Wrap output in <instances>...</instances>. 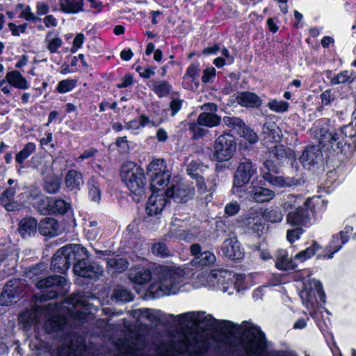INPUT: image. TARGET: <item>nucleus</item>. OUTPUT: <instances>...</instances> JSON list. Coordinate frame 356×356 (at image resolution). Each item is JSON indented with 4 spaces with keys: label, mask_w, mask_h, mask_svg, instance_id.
<instances>
[{
    "label": "nucleus",
    "mask_w": 356,
    "mask_h": 356,
    "mask_svg": "<svg viewBox=\"0 0 356 356\" xmlns=\"http://www.w3.org/2000/svg\"><path fill=\"white\" fill-rule=\"evenodd\" d=\"M152 278V273L149 269L135 266L131 268L129 272V279L131 282L143 285L148 283Z\"/></svg>",
    "instance_id": "obj_25"
},
{
    "label": "nucleus",
    "mask_w": 356,
    "mask_h": 356,
    "mask_svg": "<svg viewBox=\"0 0 356 356\" xmlns=\"http://www.w3.org/2000/svg\"><path fill=\"white\" fill-rule=\"evenodd\" d=\"M22 281L11 280L8 281L0 295V303L2 305H10L16 302L22 292Z\"/></svg>",
    "instance_id": "obj_18"
},
{
    "label": "nucleus",
    "mask_w": 356,
    "mask_h": 356,
    "mask_svg": "<svg viewBox=\"0 0 356 356\" xmlns=\"http://www.w3.org/2000/svg\"><path fill=\"white\" fill-rule=\"evenodd\" d=\"M283 214L277 208H268L264 210L262 218L271 223L280 222L283 219Z\"/></svg>",
    "instance_id": "obj_46"
},
{
    "label": "nucleus",
    "mask_w": 356,
    "mask_h": 356,
    "mask_svg": "<svg viewBox=\"0 0 356 356\" xmlns=\"http://www.w3.org/2000/svg\"><path fill=\"white\" fill-rule=\"evenodd\" d=\"M220 252L222 257L232 260H239L244 256V252L234 236L224 241Z\"/></svg>",
    "instance_id": "obj_22"
},
{
    "label": "nucleus",
    "mask_w": 356,
    "mask_h": 356,
    "mask_svg": "<svg viewBox=\"0 0 356 356\" xmlns=\"http://www.w3.org/2000/svg\"><path fill=\"white\" fill-rule=\"evenodd\" d=\"M223 122L227 127L235 130L238 134L245 125V122L237 117L225 116L223 118Z\"/></svg>",
    "instance_id": "obj_51"
},
{
    "label": "nucleus",
    "mask_w": 356,
    "mask_h": 356,
    "mask_svg": "<svg viewBox=\"0 0 356 356\" xmlns=\"http://www.w3.org/2000/svg\"><path fill=\"white\" fill-rule=\"evenodd\" d=\"M76 84V81L73 79H65L60 81L56 87V90L59 93H66L72 90Z\"/></svg>",
    "instance_id": "obj_61"
},
{
    "label": "nucleus",
    "mask_w": 356,
    "mask_h": 356,
    "mask_svg": "<svg viewBox=\"0 0 356 356\" xmlns=\"http://www.w3.org/2000/svg\"><path fill=\"white\" fill-rule=\"evenodd\" d=\"M147 174L150 176L151 188L164 189L169 183L171 172L166 167L165 161L162 159L153 160L147 168Z\"/></svg>",
    "instance_id": "obj_8"
},
{
    "label": "nucleus",
    "mask_w": 356,
    "mask_h": 356,
    "mask_svg": "<svg viewBox=\"0 0 356 356\" xmlns=\"http://www.w3.org/2000/svg\"><path fill=\"white\" fill-rule=\"evenodd\" d=\"M60 186V179L56 176L47 177L44 181V188L49 193H56Z\"/></svg>",
    "instance_id": "obj_53"
},
{
    "label": "nucleus",
    "mask_w": 356,
    "mask_h": 356,
    "mask_svg": "<svg viewBox=\"0 0 356 356\" xmlns=\"http://www.w3.org/2000/svg\"><path fill=\"white\" fill-rule=\"evenodd\" d=\"M168 185V188L163 192L168 197L172 198L177 202H186L193 197V186L179 177L169 180Z\"/></svg>",
    "instance_id": "obj_9"
},
{
    "label": "nucleus",
    "mask_w": 356,
    "mask_h": 356,
    "mask_svg": "<svg viewBox=\"0 0 356 356\" xmlns=\"http://www.w3.org/2000/svg\"><path fill=\"white\" fill-rule=\"evenodd\" d=\"M257 170L252 163L248 159H243L239 163L234 175L232 192L237 194L243 190Z\"/></svg>",
    "instance_id": "obj_12"
},
{
    "label": "nucleus",
    "mask_w": 356,
    "mask_h": 356,
    "mask_svg": "<svg viewBox=\"0 0 356 356\" xmlns=\"http://www.w3.org/2000/svg\"><path fill=\"white\" fill-rule=\"evenodd\" d=\"M263 211L264 210L261 207H257L250 208L247 213V224L250 225L251 223H253L254 220H256L254 225H257L258 221L261 220L260 217L262 218Z\"/></svg>",
    "instance_id": "obj_56"
},
{
    "label": "nucleus",
    "mask_w": 356,
    "mask_h": 356,
    "mask_svg": "<svg viewBox=\"0 0 356 356\" xmlns=\"http://www.w3.org/2000/svg\"><path fill=\"white\" fill-rule=\"evenodd\" d=\"M221 121V118L212 112H203L197 118V122L199 125L207 127L218 126Z\"/></svg>",
    "instance_id": "obj_37"
},
{
    "label": "nucleus",
    "mask_w": 356,
    "mask_h": 356,
    "mask_svg": "<svg viewBox=\"0 0 356 356\" xmlns=\"http://www.w3.org/2000/svg\"><path fill=\"white\" fill-rule=\"evenodd\" d=\"M304 287L300 291V298L302 304L307 309H313L316 302L318 296L321 300L324 301L325 294L321 282L316 280H309L303 282Z\"/></svg>",
    "instance_id": "obj_11"
},
{
    "label": "nucleus",
    "mask_w": 356,
    "mask_h": 356,
    "mask_svg": "<svg viewBox=\"0 0 356 356\" xmlns=\"http://www.w3.org/2000/svg\"><path fill=\"white\" fill-rule=\"evenodd\" d=\"M354 79L355 75L353 72L344 70L337 74L334 77H333L331 79L330 83L332 85L351 83L352 81H353Z\"/></svg>",
    "instance_id": "obj_52"
},
{
    "label": "nucleus",
    "mask_w": 356,
    "mask_h": 356,
    "mask_svg": "<svg viewBox=\"0 0 356 356\" xmlns=\"http://www.w3.org/2000/svg\"><path fill=\"white\" fill-rule=\"evenodd\" d=\"M88 194L91 201L99 202L101 199L100 184L94 177L89 179L88 181Z\"/></svg>",
    "instance_id": "obj_43"
},
{
    "label": "nucleus",
    "mask_w": 356,
    "mask_h": 356,
    "mask_svg": "<svg viewBox=\"0 0 356 356\" xmlns=\"http://www.w3.org/2000/svg\"><path fill=\"white\" fill-rule=\"evenodd\" d=\"M38 314L34 309H26L19 316V323L24 329L29 330L32 325L37 323Z\"/></svg>",
    "instance_id": "obj_39"
},
{
    "label": "nucleus",
    "mask_w": 356,
    "mask_h": 356,
    "mask_svg": "<svg viewBox=\"0 0 356 356\" xmlns=\"http://www.w3.org/2000/svg\"><path fill=\"white\" fill-rule=\"evenodd\" d=\"M196 165L197 163L195 162H191L186 169L187 172L191 177L196 179L197 187L199 193L201 194L207 193L204 197V200L207 202H209L212 198V194L214 191L216 184L213 179L204 180L202 176H200L197 172H195L197 170L195 169Z\"/></svg>",
    "instance_id": "obj_17"
},
{
    "label": "nucleus",
    "mask_w": 356,
    "mask_h": 356,
    "mask_svg": "<svg viewBox=\"0 0 356 356\" xmlns=\"http://www.w3.org/2000/svg\"><path fill=\"white\" fill-rule=\"evenodd\" d=\"M58 254V250L54 254L51 261V268L53 270L63 273L67 270L71 265V260L68 258L67 251L62 252V254Z\"/></svg>",
    "instance_id": "obj_29"
},
{
    "label": "nucleus",
    "mask_w": 356,
    "mask_h": 356,
    "mask_svg": "<svg viewBox=\"0 0 356 356\" xmlns=\"http://www.w3.org/2000/svg\"><path fill=\"white\" fill-rule=\"evenodd\" d=\"M181 321L191 323L206 328L219 327L225 332H232L237 329V325L227 320L218 321L204 312H188L179 315Z\"/></svg>",
    "instance_id": "obj_5"
},
{
    "label": "nucleus",
    "mask_w": 356,
    "mask_h": 356,
    "mask_svg": "<svg viewBox=\"0 0 356 356\" xmlns=\"http://www.w3.org/2000/svg\"><path fill=\"white\" fill-rule=\"evenodd\" d=\"M302 233L303 230L300 227L289 230L286 234L287 240L291 243H294L296 241L300 238Z\"/></svg>",
    "instance_id": "obj_63"
},
{
    "label": "nucleus",
    "mask_w": 356,
    "mask_h": 356,
    "mask_svg": "<svg viewBox=\"0 0 356 356\" xmlns=\"http://www.w3.org/2000/svg\"><path fill=\"white\" fill-rule=\"evenodd\" d=\"M17 186L8 188L0 196V203L8 211H13L20 209L21 205L14 200L16 194Z\"/></svg>",
    "instance_id": "obj_26"
},
{
    "label": "nucleus",
    "mask_w": 356,
    "mask_h": 356,
    "mask_svg": "<svg viewBox=\"0 0 356 356\" xmlns=\"http://www.w3.org/2000/svg\"><path fill=\"white\" fill-rule=\"evenodd\" d=\"M202 277H207L209 280V287L216 288L223 292L233 293L229 289L232 286L234 275L231 271L223 269H216L210 271V275L200 274Z\"/></svg>",
    "instance_id": "obj_13"
},
{
    "label": "nucleus",
    "mask_w": 356,
    "mask_h": 356,
    "mask_svg": "<svg viewBox=\"0 0 356 356\" xmlns=\"http://www.w3.org/2000/svg\"><path fill=\"white\" fill-rule=\"evenodd\" d=\"M7 81L8 83L17 89L26 90L29 87L26 79L17 70H13L8 72Z\"/></svg>",
    "instance_id": "obj_34"
},
{
    "label": "nucleus",
    "mask_w": 356,
    "mask_h": 356,
    "mask_svg": "<svg viewBox=\"0 0 356 356\" xmlns=\"http://www.w3.org/2000/svg\"><path fill=\"white\" fill-rule=\"evenodd\" d=\"M70 341V344L64 343L60 346L55 355L52 356H82L85 350V344L81 337L67 335L65 338V343Z\"/></svg>",
    "instance_id": "obj_16"
},
{
    "label": "nucleus",
    "mask_w": 356,
    "mask_h": 356,
    "mask_svg": "<svg viewBox=\"0 0 356 356\" xmlns=\"http://www.w3.org/2000/svg\"><path fill=\"white\" fill-rule=\"evenodd\" d=\"M129 263L127 259L121 257H114L108 259L107 266L113 273H122L128 268Z\"/></svg>",
    "instance_id": "obj_42"
},
{
    "label": "nucleus",
    "mask_w": 356,
    "mask_h": 356,
    "mask_svg": "<svg viewBox=\"0 0 356 356\" xmlns=\"http://www.w3.org/2000/svg\"><path fill=\"white\" fill-rule=\"evenodd\" d=\"M133 316L136 318L138 323H143L147 320L149 322H154L157 316L154 310L147 308L137 309L133 311Z\"/></svg>",
    "instance_id": "obj_40"
},
{
    "label": "nucleus",
    "mask_w": 356,
    "mask_h": 356,
    "mask_svg": "<svg viewBox=\"0 0 356 356\" xmlns=\"http://www.w3.org/2000/svg\"><path fill=\"white\" fill-rule=\"evenodd\" d=\"M240 210V206L236 202L228 203L225 208V213L229 216H232L238 213Z\"/></svg>",
    "instance_id": "obj_64"
},
{
    "label": "nucleus",
    "mask_w": 356,
    "mask_h": 356,
    "mask_svg": "<svg viewBox=\"0 0 356 356\" xmlns=\"http://www.w3.org/2000/svg\"><path fill=\"white\" fill-rule=\"evenodd\" d=\"M83 184V177L80 172L76 170H70L67 172L65 177V184L70 191L75 192L80 191Z\"/></svg>",
    "instance_id": "obj_27"
},
{
    "label": "nucleus",
    "mask_w": 356,
    "mask_h": 356,
    "mask_svg": "<svg viewBox=\"0 0 356 356\" xmlns=\"http://www.w3.org/2000/svg\"><path fill=\"white\" fill-rule=\"evenodd\" d=\"M204 344L199 339V334L195 332L183 333L179 336V341H173V350L178 353L189 355L199 354L202 352Z\"/></svg>",
    "instance_id": "obj_10"
},
{
    "label": "nucleus",
    "mask_w": 356,
    "mask_h": 356,
    "mask_svg": "<svg viewBox=\"0 0 356 356\" xmlns=\"http://www.w3.org/2000/svg\"><path fill=\"white\" fill-rule=\"evenodd\" d=\"M240 330L244 332L242 347L245 353L249 356L261 355L266 348L264 333L259 327L246 321L240 325Z\"/></svg>",
    "instance_id": "obj_4"
},
{
    "label": "nucleus",
    "mask_w": 356,
    "mask_h": 356,
    "mask_svg": "<svg viewBox=\"0 0 356 356\" xmlns=\"http://www.w3.org/2000/svg\"><path fill=\"white\" fill-rule=\"evenodd\" d=\"M236 99L238 104L243 107H259L261 104V99L259 96L250 92H238Z\"/></svg>",
    "instance_id": "obj_30"
},
{
    "label": "nucleus",
    "mask_w": 356,
    "mask_h": 356,
    "mask_svg": "<svg viewBox=\"0 0 356 356\" xmlns=\"http://www.w3.org/2000/svg\"><path fill=\"white\" fill-rule=\"evenodd\" d=\"M319 248L320 246L314 242L311 246L298 253L295 256V259H299L300 261H304L314 255L317 250H319Z\"/></svg>",
    "instance_id": "obj_55"
},
{
    "label": "nucleus",
    "mask_w": 356,
    "mask_h": 356,
    "mask_svg": "<svg viewBox=\"0 0 356 356\" xmlns=\"http://www.w3.org/2000/svg\"><path fill=\"white\" fill-rule=\"evenodd\" d=\"M67 251L68 258L72 263L77 261L74 266V272L76 275L91 279H97L103 273V267L95 262L88 263L86 259L89 257V252L86 248L79 244H69L60 248L58 254Z\"/></svg>",
    "instance_id": "obj_2"
},
{
    "label": "nucleus",
    "mask_w": 356,
    "mask_h": 356,
    "mask_svg": "<svg viewBox=\"0 0 356 356\" xmlns=\"http://www.w3.org/2000/svg\"><path fill=\"white\" fill-rule=\"evenodd\" d=\"M84 230L88 239L95 240L99 234L98 222L95 220L89 221L86 224Z\"/></svg>",
    "instance_id": "obj_57"
},
{
    "label": "nucleus",
    "mask_w": 356,
    "mask_h": 356,
    "mask_svg": "<svg viewBox=\"0 0 356 356\" xmlns=\"http://www.w3.org/2000/svg\"><path fill=\"white\" fill-rule=\"evenodd\" d=\"M42 207L40 206V213L44 215L64 214L70 209V204L63 199L47 197Z\"/></svg>",
    "instance_id": "obj_21"
},
{
    "label": "nucleus",
    "mask_w": 356,
    "mask_h": 356,
    "mask_svg": "<svg viewBox=\"0 0 356 356\" xmlns=\"http://www.w3.org/2000/svg\"><path fill=\"white\" fill-rule=\"evenodd\" d=\"M38 222L35 218H24L19 222L18 231L23 238H27L36 232Z\"/></svg>",
    "instance_id": "obj_33"
},
{
    "label": "nucleus",
    "mask_w": 356,
    "mask_h": 356,
    "mask_svg": "<svg viewBox=\"0 0 356 356\" xmlns=\"http://www.w3.org/2000/svg\"><path fill=\"white\" fill-rule=\"evenodd\" d=\"M289 105V103L285 101L273 99L268 103L267 106L274 112L284 113L288 110Z\"/></svg>",
    "instance_id": "obj_60"
},
{
    "label": "nucleus",
    "mask_w": 356,
    "mask_h": 356,
    "mask_svg": "<svg viewBox=\"0 0 356 356\" xmlns=\"http://www.w3.org/2000/svg\"><path fill=\"white\" fill-rule=\"evenodd\" d=\"M113 296L117 300L121 302H130L134 300L132 293L122 287L115 289Z\"/></svg>",
    "instance_id": "obj_58"
},
{
    "label": "nucleus",
    "mask_w": 356,
    "mask_h": 356,
    "mask_svg": "<svg viewBox=\"0 0 356 356\" xmlns=\"http://www.w3.org/2000/svg\"><path fill=\"white\" fill-rule=\"evenodd\" d=\"M44 42L47 44V49L51 54H55L62 46L63 40L59 37L52 38V32H48L46 35Z\"/></svg>",
    "instance_id": "obj_50"
},
{
    "label": "nucleus",
    "mask_w": 356,
    "mask_h": 356,
    "mask_svg": "<svg viewBox=\"0 0 356 356\" xmlns=\"http://www.w3.org/2000/svg\"><path fill=\"white\" fill-rule=\"evenodd\" d=\"M186 223L184 220H181L176 217L172 219L170 227L171 236L177 238L186 240L188 238V233L186 228Z\"/></svg>",
    "instance_id": "obj_31"
},
{
    "label": "nucleus",
    "mask_w": 356,
    "mask_h": 356,
    "mask_svg": "<svg viewBox=\"0 0 356 356\" xmlns=\"http://www.w3.org/2000/svg\"><path fill=\"white\" fill-rule=\"evenodd\" d=\"M150 88L159 97L167 96L170 90L171 86L165 81H152Z\"/></svg>",
    "instance_id": "obj_44"
},
{
    "label": "nucleus",
    "mask_w": 356,
    "mask_h": 356,
    "mask_svg": "<svg viewBox=\"0 0 356 356\" xmlns=\"http://www.w3.org/2000/svg\"><path fill=\"white\" fill-rule=\"evenodd\" d=\"M238 135L241 137H243L250 144H254L259 140L257 134L253 130L249 129L245 125L244 127V129H243V130H241L238 133Z\"/></svg>",
    "instance_id": "obj_62"
},
{
    "label": "nucleus",
    "mask_w": 356,
    "mask_h": 356,
    "mask_svg": "<svg viewBox=\"0 0 356 356\" xmlns=\"http://www.w3.org/2000/svg\"><path fill=\"white\" fill-rule=\"evenodd\" d=\"M312 198L307 199L302 206L299 207L294 211L289 213L286 216L287 223L293 226L306 225L309 222L311 214L313 213Z\"/></svg>",
    "instance_id": "obj_15"
},
{
    "label": "nucleus",
    "mask_w": 356,
    "mask_h": 356,
    "mask_svg": "<svg viewBox=\"0 0 356 356\" xmlns=\"http://www.w3.org/2000/svg\"><path fill=\"white\" fill-rule=\"evenodd\" d=\"M236 149V142L234 137L225 133L220 135L214 141L211 160L218 162L229 161Z\"/></svg>",
    "instance_id": "obj_7"
},
{
    "label": "nucleus",
    "mask_w": 356,
    "mask_h": 356,
    "mask_svg": "<svg viewBox=\"0 0 356 356\" xmlns=\"http://www.w3.org/2000/svg\"><path fill=\"white\" fill-rule=\"evenodd\" d=\"M353 125L348 124L341 130L338 131H326L320 136L319 142L321 147L324 149L332 150L336 153H342L343 147L346 144L345 137L354 138L356 137V131L352 133Z\"/></svg>",
    "instance_id": "obj_6"
},
{
    "label": "nucleus",
    "mask_w": 356,
    "mask_h": 356,
    "mask_svg": "<svg viewBox=\"0 0 356 356\" xmlns=\"http://www.w3.org/2000/svg\"><path fill=\"white\" fill-rule=\"evenodd\" d=\"M294 152L291 149H286L282 145H276L270 148L268 152V157L275 159L277 161H283L286 159L293 157Z\"/></svg>",
    "instance_id": "obj_35"
},
{
    "label": "nucleus",
    "mask_w": 356,
    "mask_h": 356,
    "mask_svg": "<svg viewBox=\"0 0 356 356\" xmlns=\"http://www.w3.org/2000/svg\"><path fill=\"white\" fill-rule=\"evenodd\" d=\"M200 69L196 65H191L186 70V72L184 76V79L186 81L187 79H191L193 82H194L193 85H189L188 88L189 89H195L198 87V80L197 78L199 76Z\"/></svg>",
    "instance_id": "obj_49"
},
{
    "label": "nucleus",
    "mask_w": 356,
    "mask_h": 356,
    "mask_svg": "<svg viewBox=\"0 0 356 356\" xmlns=\"http://www.w3.org/2000/svg\"><path fill=\"white\" fill-rule=\"evenodd\" d=\"M353 230V227L346 226L343 230L341 231L339 234L333 235L330 244L327 247V250L330 253L328 254L319 256L318 257L332 259L334 254L341 250L343 245L348 241L349 235L352 233Z\"/></svg>",
    "instance_id": "obj_20"
},
{
    "label": "nucleus",
    "mask_w": 356,
    "mask_h": 356,
    "mask_svg": "<svg viewBox=\"0 0 356 356\" xmlns=\"http://www.w3.org/2000/svg\"><path fill=\"white\" fill-rule=\"evenodd\" d=\"M121 180L130 192L136 196V200L144 195L145 191V177L143 170L131 161L124 163L120 170Z\"/></svg>",
    "instance_id": "obj_3"
},
{
    "label": "nucleus",
    "mask_w": 356,
    "mask_h": 356,
    "mask_svg": "<svg viewBox=\"0 0 356 356\" xmlns=\"http://www.w3.org/2000/svg\"><path fill=\"white\" fill-rule=\"evenodd\" d=\"M321 152L318 147L312 146L306 148L300 157V162L305 168H310L321 159Z\"/></svg>",
    "instance_id": "obj_24"
},
{
    "label": "nucleus",
    "mask_w": 356,
    "mask_h": 356,
    "mask_svg": "<svg viewBox=\"0 0 356 356\" xmlns=\"http://www.w3.org/2000/svg\"><path fill=\"white\" fill-rule=\"evenodd\" d=\"M152 253L159 257H167L171 255L170 251L163 242H157L152 247Z\"/></svg>",
    "instance_id": "obj_59"
},
{
    "label": "nucleus",
    "mask_w": 356,
    "mask_h": 356,
    "mask_svg": "<svg viewBox=\"0 0 356 356\" xmlns=\"http://www.w3.org/2000/svg\"><path fill=\"white\" fill-rule=\"evenodd\" d=\"M156 271L159 280L149 289L154 298L176 294L186 284L184 269L175 264L159 266Z\"/></svg>",
    "instance_id": "obj_1"
},
{
    "label": "nucleus",
    "mask_w": 356,
    "mask_h": 356,
    "mask_svg": "<svg viewBox=\"0 0 356 356\" xmlns=\"http://www.w3.org/2000/svg\"><path fill=\"white\" fill-rule=\"evenodd\" d=\"M275 266L282 270H289L294 269L296 264L291 258L289 257L285 250H280L276 254Z\"/></svg>",
    "instance_id": "obj_32"
},
{
    "label": "nucleus",
    "mask_w": 356,
    "mask_h": 356,
    "mask_svg": "<svg viewBox=\"0 0 356 356\" xmlns=\"http://www.w3.org/2000/svg\"><path fill=\"white\" fill-rule=\"evenodd\" d=\"M164 189L152 188V193L148 199L146 211L149 216H156L163 210L167 204Z\"/></svg>",
    "instance_id": "obj_19"
},
{
    "label": "nucleus",
    "mask_w": 356,
    "mask_h": 356,
    "mask_svg": "<svg viewBox=\"0 0 356 356\" xmlns=\"http://www.w3.org/2000/svg\"><path fill=\"white\" fill-rule=\"evenodd\" d=\"M44 326L48 332L63 331L67 326V319L59 316H54L47 320Z\"/></svg>",
    "instance_id": "obj_38"
},
{
    "label": "nucleus",
    "mask_w": 356,
    "mask_h": 356,
    "mask_svg": "<svg viewBox=\"0 0 356 356\" xmlns=\"http://www.w3.org/2000/svg\"><path fill=\"white\" fill-rule=\"evenodd\" d=\"M35 149L36 145L34 143H28L24 147L16 154V162L22 165L24 161L29 158L35 151Z\"/></svg>",
    "instance_id": "obj_48"
},
{
    "label": "nucleus",
    "mask_w": 356,
    "mask_h": 356,
    "mask_svg": "<svg viewBox=\"0 0 356 356\" xmlns=\"http://www.w3.org/2000/svg\"><path fill=\"white\" fill-rule=\"evenodd\" d=\"M59 225L56 220L53 218H45L39 224V232L41 234L53 237L59 233Z\"/></svg>",
    "instance_id": "obj_28"
},
{
    "label": "nucleus",
    "mask_w": 356,
    "mask_h": 356,
    "mask_svg": "<svg viewBox=\"0 0 356 356\" xmlns=\"http://www.w3.org/2000/svg\"><path fill=\"white\" fill-rule=\"evenodd\" d=\"M216 261L215 254L210 251H204L200 254V255L194 257L192 260V263L194 265L200 266H207L211 265Z\"/></svg>",
    "instance_id": "obj_45"
},
{
    "label": "nucleus",
    "mask_w": 356,
    "mask_h": 356,
    "mask_svg": "<svg viewBox=\"0 0 356 356\" xmlns=\"http://www.w3.org/2000/svg\"><path fill=\"white\" fill-rule=\"evenodd\" d=\"M29 197L33 207L36 208L38 211H40V206L42 207V204L45 203L44 202L47 198V196L43 195L41 191L35 186H32L30 188Z\"/></svg>",
    "instance_id": "obj_47"
},
{
    "label": "nucleus",
    "mask_w": 356,
    "mask_h": 356,
    "mask_svg": "<svg viewBox=\"0 0 356 356\" xmlns=\"http://www.w3.org/2000/svg\"><path fill=\"white\" fill-rule=\"evenodd\" d=\"M234 287L237 291L240 292L250 287L251 281L250 277L244 275H234Z\"/></svg>",
    "instance_id": "obj_54"
},
{
    "label": "nucleus",
    "mask_w": 356,
    "mask_h": 356,
    "mask_svg": "<svg viewBox=\"0 0 356 356\" xmlns=\"http://www.w3.org/2000/svg\"><path fill=\"white\" fill-rule=\"evenodd\" d=\"M67 283L66 279L60 275H52L36 282L35 286L40 289H49L42 294L44 299H53L60 293V289Z\"/></svg>",
    "instance_id": "obj_14"
},
{
    "label": "nucleus",
    "mask_w": 356,
    "mask_h": 356,
    "mask_svg": "<svg viewBox=\"0 0 356 356\" xmlns=\"http://www.w3.org/2000/svg\"><path fill=\"white\" fill-rule=\"evenodd\" d=\"M248 193L252 200L260 203L269 202L275 197L274 191L257 186L254 181L252 182V186L249 188Z\"/></svg>",
    "instance_id": "obj_23"
},
{
    "label": "nucleus",
    "mask_w": 356,
    "mask_h": 356,
    "mask_svg": "<svg viewBox=\"0 0 356 356\" xmlns=\"http://www.w3.org/2000/svg\"><path fill=\"white\" fill-rule=\"evenodd\" d=\"M263 178L273 186L277 187L290 186L292 181L289 179H284L281 176H276L274 173L263 171Z\"/></svg>",
    "instance_id": "obj_41"
},
{
    "label": "nucleus",
    "mask_w": 356,
    "mask_h": 356,
    "mask_svg": "<svg viewBox=\"0 0 356 356\" xmlns=\"http://www.w3.org/2000/svg\"><path fill=\"white\" fill-rule=\"evenodd\" d=\"M60 10L68 14L83 11V0H58Z\"/></svg>",
    "instance_id": "obj_36"
}]
</instances>
